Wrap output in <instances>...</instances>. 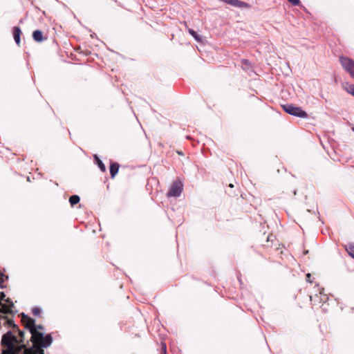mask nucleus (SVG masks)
I'll use <instances>...</instances> for the list:
<instances>
[{"label": "nucleus", "instance_id": "4", "mask_svg": "<svg viewBox=\"0 0 354 354\" xmlns=\"http://www.w3.org/2000/svg\"><path fill=\"white\" fill-rule=\"evenodd\" d=\"M183 191V185L180 182H174L169 189L167 196H179Z\"/></svg>", "mask_w": 354, "mask_h": 354}, {"label": "nucleus", "instance_id": "21", "mask_svg": "<svg viewBox=\"0 0 354 354\" xmlns=\"http://www.w3.org/2000/svg\"><path fill=\"white\" fill-rule=\"evenodd\" d=\"M229 187H234V185H233L232 184H231V183H230V184L229 185Z\"/></svg>", "mask_w": 354, "mask_h": 354}, {"label": "nucleus", "instance_id": "18", "mask_svg": "<svg viewBox=\"0 0 354 354\" xmlns=\"http://www.w3.org/2000/svg\"><path fill=\"white\" fill-rule=\"evenodd\" d=\"M36 328H37V331H39V330H44V326L42 325H36Z\"/></svg>", "mask_w": 354, "mask_h": 354}, {"label": "nucleus", "instance_id": "2", "mask_svg": "<svg viewBox=\"0 0 354 354\" xmlns=\"http://www.w3.org/2000/svg\"><path fill=\"white\" fill-rule=\"evenodd\" d=\"M282 107L286 113L290 115L301 118H306L308 117V114L306 111H303L300 107L295 106L293 104H286L283 105Z\"/></svg>", "mask_w": 354, "mask_h": 354}, {"label": "nucleus", "instance_id": "3", "mask_svg": "<svg viewBox=\"0 0 354 354\" xmlns=\"http://www.w3.org/2000/svg\"><path fill=\"white\" fill-rule=\"evenodd\" d=\"M339 61L344 69L354 78V61L346 57H341Z\"/></svg>", "mask_w": 354, "mask_h": 354}, {"label": "nucleus", "instance_id": "13", "mask_svg": "<svg viewBox=\"0 0 354 354\" xmlns=\"http://www.w3.org/2000/svg\"><path fill=\"white\" fill-rule=\"evenodd\" d=\"M95 158L96 160L97 164L102 171L104 172L106 171V167L102 161L97 156H95Z\"/></svg>", "mask_w": 354, "mask_h": 354}, {"label": "nucleus", "instance_id": "7", "mask_svg": "<svg viewBox=\"0 0 354 354\" xmlns=\"http://www.w3.org/2000/svg\"><path fill=\"white\" fill-rule=\"evenodd\" d=\"M120 165L118 162H113L110 165V174L112 178H113L118 172Z\"/></svg>", "mask_w": 354, "mask_h": 354}, {"label": "nucleus", "instance_id": "10", "mask_svg": "<svg viewBox=\"0 0 354 354\" xmlns=\"http://www.w3.org/2000/svg\"><path fill=\"white\" fill-rule=\"evenodd\" d=\"M8 276L6 275L2 271H0V288H4L6 287L5 282L8 281Z\"/></svg>", "mask_w": 354, "mask_h": 354}, {"label": "nucleus", "instance_id": "11", "mask_svg": "<svg viewBox=\"0 0 354 354\" xmlns=\"http://www.w3.org/2000/svg\"><path fill=\"white\" fill-rule=\"evenodd\" d=\"M343 86L348 93L354 96V84H345Z\"/></svg>", "mask_w": 354, "mask_h": 354}, {"label": "nucleus", "instance_id": "8", "mask_svg": "<svg viewBox=\"0 0 354 354\" xmlns=\"http://www.w3.org/2000/svg\"><path fill=\"white\" fill-rule=\"evenodd\" d=\"M0 313L3 314H13L12 307H10V306L7 305L5 303L0 304Z\"/></svg>", "mask_w": 354, "mask_h": 354}, {"label": "nucleus", "instance_id": "6", "mask_svg": "<svg viewBox=\"0 0 354 354\" xmlns=\"http://www.w3.org/2000/svg\"><path fill=\"white\" fill-rule=\"evenodd\" d=\"M21 35V30L20 28L17 27V26H15L13 28V37H14V39L18 46H20V43H21V41H20Z\"/></svg>", "mask_w": 354, "mask_h": 354}, {"label": "nucleus", "instance_id": "17", "mask_svg": "<svg viewBox=\"0 0 354 354\" xmlns=\"http://www.w3.org/2000/svg\"><path fill=\"white\" fill-rule=\"evenodd\" d=\"M6 295L3 292H0V304H3L6 299Z\"/></svg>", "mask_w": 354, "mask_h": 354}, {"label": "nucleus", "instance_id": "16", "mask_svg": "<svg viewBox=\"0 0 354 354\" xmlns=\"http://www.w3.org/2000/svg\"><path fill=\"white\" fill-rule=\"evenodd\" d=\"M3 303H5V304H6L7 305L10 306V307H12V308H14V307H15V304H14L13 301H12V299H10V298H8H8H6V299H5V301H3Z\"/></svg>", "mask_w": 354, "mask_h": 354}, {"label": "nucleus", "instance_id": "12", "mask_svg": "<svg viewBox=\"0 0 354 354\" xmlns=\"http://www.w3.org/2000/svg\"><path fill=\"white\" fill-rule=\"evenodd\" d=\"M80 197L77 195H73L69 198V202L71 206L77 204L80 202Z\"/></svg>", "mask_w": 354, "mask_h": 354}, {"label": "nucleus", "instance_id": "19", "mask_svg": "<svg viewBox=\"0 0 354 354\" xmlns=\"http://www.w3.org/2000/svg\"><path fill=\"white\" fill-rule=\"evenodd\" d=\"M162 351H163L164 354H165L166 351H167L166 350L167 347H166V344L165 343H162Z\"/></svg>", "mask_w": 354, "mask_h": 354}, {"label": "nucleus", "instance_id": "9", "mask_svg": "<svg viewBox=\"0 0 354 354\" xmlns=\"http://www.w3.org/2000/svg\"><path fill=\"white\" fill-rule=\"evenodd\" d=\"M346 251L348 252L349 256L354 259V241L350 242L346 245H344Z\"/></svg>", "mask_w": 354, "mask_h": 354}, {"label": "nucleus", "instance_id": "15", "mask_svg": "<svg viewBox=\"0 0 354 354\" xmlns=\"http://www.w3.org/2000/svg\"><path fill=\"white\" fill-rule=\"evenodd\" d=\"M32 313L34 316L40 317L41 309L38 307H35L32 309Z\"/></svg>", "mask_w": 354, "mask_h": 354}, {"label": "nucleus", "instance_id": "22", "mask_svg": "<svg viewBox=\"0 0 354 354\" xmlns=\"http://www.w3.org/2000/svg\"><path fill=\"white\" fill-rule=\"evenodd\" d=\"M352 129H353V131H354V127H353Z\"/></svg>", "mask_w": 354, "mask_h": 354}, {"label": "nucleus", "instance_id": "1", "mask_svg": "<svg viewBox=\"0 0 354 354\" xmlns=\"http://www.w3.org/2000/svg\"><path fill=\"white\" fill-rule=\"evenodd\" d=\"M22 324L28 329L32 346L24 354H44V348L50 346L53 342L51 334L44 335L41 331H37L35 320L24 313L21 314Z\"/></svg>", "mask_w": 354, "mask_h": 354}, {"label": "nucleus", "instance_id": "20", "mask_svg": "<svg viewBox=\"0 0 354 354\" xmlns=\"http://www.w3.org/2000/svg\"><path fill=\"white\" fill-rule=\"evenodd\" d=\"M310 277H311V274L310 273L306 274V281L310 283H312V281H310Z\"/></svg>", "mask_w": 354, "mask_h": 354}, {"label": "nucleus", "instance_id": "5", "mask_svg": "<svg viewBox=\"0 0 354 354\" xmlns=\"http://www.w3.org/2000/svg\"><path fill=\"white\" fill-rule=\"evenodd\" d=\"M32 38L37 42H42L47 39L39 30H36L32 32Z\"/></svg>", "mask_w": 354, "mask_h": 354}, {"label": "nucleus", "instance_id": "14", "mask_svg": "<svg viewBox=\"0 0 354 354\" xmlns=\"http://www.w3.org/2000/svg\"><path fill=\"white\" fill-rule=\"evenodd\" d=\"M188 32L196 41H201L200 36L194 30L189 28Z\"/></svg>", "mask_w": 354, "mask_h": 354}]
</instances>
